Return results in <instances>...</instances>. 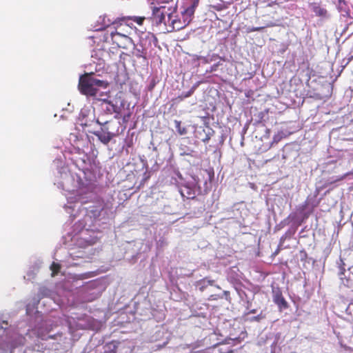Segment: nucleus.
<instances>
[{"instance_id":"f257e3e1","label":"nucleus","mask_w":353,"mask_h":353,"mask_svg":"<svg viewBox=\"0 0 353 353\" xmlns=\"http://www.w3.org/2000/svg\"><path fill=\"white\" fill-rule=\"evenodd\" d=\"M54 185L70 193L64 208L72 221L80 214L83 215L73 226L75 234L72 239L79 233L83 236L85 232H97L105 228L109 220L108 210L97 199L92 184L84 183L77 174L62 167L55 176Z\"/></svg>"},{"instance_id":"f03ea898","label":"nucleus","mask_w":353,"mask_h":353,"mask_svg":"<svg viewBox=\"0 0 353 353\" xmlns=\"http://www.w3.org/2000/svg\"><path fill=\"white\" fill-rule=\"evenodd\" d=\"M23 323H19L14 327L0 314V353H40L39 333L28 325L26 335L23 336Z\"/></svg>"},{"instance_id":"7ed1b4c3","label":"nucleus","mask_w":353,"mask_h":353,"mask_svg":"<svg viewBox=\"0 0 353 353\" xmlns=\"http://www.w3.org/2000/svg\"><path fill=\"white\" fill-rule=\"evenodd\" d=\"M108 83L96 78L94 73H85L79 77L78 88L80 92L87 96H95L99 88H106Z\"/></svg>"},{"instance_id":"20e7f679","label":"nucleus","mask_w":353,"mask_h":353,"mask_svg":"<svg viewBox=\"0 0 353 353\" xmlns=\"http://www.w3.org/2000/svg\"><path fill=\"white\" fill-rule=\"evenodd\" d=\"M337 265L341 287L353 289V251L349 253L345 260L340 258Z\"/></svg>"},{"instance_id":"39448f33","label":"nucleus","mask_w":353,"mask_h":353,"mask_svg":"<svg viewBox=\"0 0 353 353\" xmlns=\"http://www.w3.org/2000/svg\"><path fill=\"white\" fill-rule=\"evenodd\" d=\"M125 106V101L121 97L112 99H104L101 100L100 105L101 111L105 114H114L115 119L121 117V112Z\"/></svg>"},{"instance_id":"423d86ee","label":"nucleus","mask_w":353,"mask_h":353,"mask_svg":"<svg viewBox=\"0 0 353 353\" xmlns=\"http://www.w3.org/2000/svg\"><path fill=\"white\" fill-rule=\"evenodd\" d=\"M99 282L92 281L83 285L80 289L81 299L85 302H91L100 296L102 290Z\"/></svg>"},{"instance_id":"0eeeda50","label":"nucleus","mask_w":353,"mask_h":353,"mask_svg":"<svg viewBox=\"0 0 353 353\" xmlns=\"http://www.w3.org/2000/svg\"><path fill=\"white\" fill-rule=\"evenodd\" d=\"M194 9L193 7L188 8L183 13V20L181 21L178 16L174 14V18H171V25H168L167 28L168 32L178 31L185 28L190 21L192 16H193Z\"/></svg>"},{"instance_id":"6e6552de","label":"nucleus","mask_w":353,"mask_h":353,"mask_svg":"<svg viewBox=\"0 0 353 353\" xmlns=\"http://www.w3.org/2000/svg\"><path fill=\"white\" fill-rule=\"evenodd\" d=\"M52 291L46 287L39 288V293L37 297H34L31 301L26 305V314L28 316H31L35 310V314L39 316L42 311L39 310L40 301L43 297H51Z\"/></svg>"},{"instance_id":"1a4fd4ad","label":"nucleus","mask_w":353,"mask_h":353,"mask_svg":"<svg viewBox=\"0 0 353 353\" xmlns=\"http://www.w3.org/2000/svg\"><path fill=\"white\" fill-rule=\"evenodd\" d=\"M182 196L188 199H194L201 192V188L199 185V179L195 176H192L191 179L183 185L180 190Z\"/></svg>"},{"instance_id":"9d476101","label":"nucleus","mask_w":353,"mask_h":353,"mask_svg":"<svg viewBox=\"0 0 353 353\" xmlns=\"http://www.w3.org/2000/svg\"><path fill=\"white\" fill-rule=\"evenodd\" d=\"M96 122L100 125L99 129L89 132L94 134L103 144L108 145L115 136L114 133L110 132L106 126L108 121L101 123L99 119H97Z\"/></svg>"},{"instance_id":"9b49d317","label":"nucleus","mask_w":353,"mask_h":353,"mask_svg":"<svg viewBox=\"0 0 353 353\" xmlns=\"http://www.w3.org/2000/svg\"><path fill=\"white\" fill-rule=\"evenodd\" d=\"M81 239L85 240L87 245L83 249L75 250L72 249L69 252V257L72 260H76L78 259H90L89 255L92 254L91 252L92 251V248L91 245L94 243V238H92L90 240L85 239V238L81 236Z\"/></svg>"},{"instance_id":"f8f14e48","label":"nucleus","mask_w":353,"mask_h":353,"mask_svg":"<svg viewBox=\"0 0 353 353\" xmlns=\"http://www.w3.org/2000/svg\"><path fill=\"white\" fill-rule=\"evenodd\" d=\"M168 6L161 5L159 6L151 7L154 21L158 26H162L165 22L168 14Z\"/></svg>"},{"instance_id":"ddd939ff","label":"nucleus","mask_w":353,"mask_h":353,"mask_svg":"<svg viewBox=\"0 0 353 353\" xmlns=\"http://www.w3.org/2000/svg\"><path fill=\"white\" fill-rule=\"evenodd\" d=\"M110 37L113 43H116L118 47L122 48H125L127 45L132 42L131 38L117 32H112L110 34Z\"/></svg>"},{"instance_id":"4468645a","label":"nucleus","mask_w":353,"mask_h":353,"mask_svg":"<svg viewBox=\"0 0 353 353\" xmlns=\"http://www.w3.org/2000/svg\"><path fill=\"white\" fill-rule=\"evenodd\" d=\"M273 301L278 305L280 310L287 309L288 307V302L282 295L281 291L277 289L272 290Z\"/></svg>"},{"instance_id":"2eb2a0df","label":"nucleus","mask_w":353,"mask_h":353,"mask_svg":"<svg viewBox=\"0 0 353 353\" xmlns=\"http://www.w3.org/2000/svg\"><path fill=\"white\" fill-rule=\"evenodd\" d=\"M350 174H351V173H346L340 179H334V180L328 179V180L325 181L323 183L321 181L317 183L316 185V190L314 192V196L316 197L323 189L327 188L330 185H332V183H334V182H336L339 180L345 179L346 176H347Z\"/></svg>"},{"instance_id":"dca6fc26","label":"nucleus","mask_w":353,"mask_h":353,"mask_svg":"<svg viewBox=\"0 0 353 353\" xmlns=\"http://www.w3.org/2000/svg\"><path fill=\"white\" fill-rule=\"evenodd\" d=\"M215 281L208 277L203 278L195 283V286L201 292H203L208 286H215L218 289H221L219 285H214Z\"/></svg>"},{"instance_id":"f3484780","label":"nucleus","mask_w":353,"mask_h":353,"mask_svg":"<svg viewBox=\"0 0 353 353\" xmlns=\"http://www.w3.org/2000/svg\"><path fill=\"white\" fill-rule=\"evenodd\" d=\"M284 137V134L282 132H279L276 134L274 135L273 139L272 141L264 143L261 148L260 150L261 152H266L270 150L274 144L278 143Z\"/></svg>"},{"instance_id":"a211bd4d","label":"nucleus","mask_w":353,"mask_h":353,"mask_svg":"<svg viewBox=\"0 0 353 353\" xmlns=\"http://www.w3.org/2000/svg\"><path fill=\"white\" fill-rule=\"evenodd\" d=\"M177 6L175 4L174 6H169L168 7V14L165 17V22L162 25L164 26V30L167 32V28H168V25H171V18H174V14H176Z\"/></svg>"},{"instance_id":"6ab92c4d","label":"nucleus","mask_w":353,"mask_h":353,"mask_svg":"<svg viewBox=\"0 0 353 353\" xmlns=\"http://www.w3.org/2000/svg\"><path fill=\"white\" fill-rule=\"evenodd\" d=\"M112 21L108 19L107 21L105 17H99L97 21V24L93 27L94 31H101L108 27Z\"/></svg>"},{"instance_id":"aec40b11","label":"nucleus","mask_w":353,"mask_h":353,"mask_svg":"<svg viewBox=\"0 0 353 353\" xmlns=\"http://www.w3.org/2000/svg\"><path fill=\"white\" fill-rule=\"evenodd\" d=\"M310 8L311 10L316 15L321 17H327V10L322 8L317 3H312L310 5Z\"/></svg>"},{"instance_id":"412c9836","label":"nucleus","mask_w":353,"mask_h":353,"mask_svg":"<svg viewBox=\"0 0 353 353\" xmlns=\"http://www.w3.org/2000/svg\"><path fill=\"white\" fill-rule=\"evenodd\" d=\"M40 265L41 262L38 261L36 262L34 265L30 267L29 270L27 272L26 275L24 276V279L28 281L32 280L39 271V269L40 268Z\"/></svg>"},{"instance_id":"4be33fe9","label":"nucleus","mask_w":353,"mask_h":353,"mask_svg":"<svg viewBox=\"0 0 353 353\" xmlns=\"http://www.w3.org/2000/svg\"><path fill=\"white\" fill-rule=\"evenodd\" d=\"M199 85V82L196 83L194 85H192V87L190 88V90L188 92H183L179 97L178 99L179 101H183L185 99L190 97L193 94L194 91L196 90L198 86Z\"/></svg>"},{"instance_id":"5701e85b","label":"nucleus","mask_w":353,"mask_h":353,"mask_svg":"<svg viewBox=\"0 0 353 353\" xmlns=\"http://www.w3.org/2000/svg\"><path fill=\"white\" fill-rule=\"evenodd\" d=\"M202 132L204 133L205 137L201 140L203 143H207L210 140L211 137L213 136L214 131L210 127L206 126L205 128L202 129Z\"/></svg>"},{"instance_id":"b1692460","label":"nucleus","mask_w":353,"mask_h":353,"mask_svg":"<svg viewBox=\"0 0 353 353\" xmlns=\"http://www.w3.org/2000/svg\"><path fill=\"white\" fill-rule=\"evenodd\" d=\"M174 128L176 130V132L180 135H185L188 133V130L185 127L181 125V121L174 120Z\"/></svg>"},{"instance_id":"393cba45","label":"nucleus","mask_w":353,"mask_h":353,"mask_svg":"<svg viewBox=\"0 0 353 353\" xmlns=\"http://www.w3.org/2000/svg\"><path fill=\"white\" fill-rule=\"evenodd\" d=\"M118 347V343L112 341L106 344L105 346V352L107 353H116Z\"/></svg>"},{"instance_id":"a878e982","label":"nucleus","mask_w":353,"mask_h":353,"mask_svg":"<svg viewBox=\"0 0 353 353\" xmlns=\"http://www.w3.org/2000/svg\"><path fill=\"white\" fill-rule=\"evenodd\" d=\"M179 150L181 151V154L183 156L187 155L192 157L194 155L193 154L194 153V150L183 145H181Z\"/></svg>"},{"instance_id":"bb28decb","label":"nucleus","mask_w":353,"mask_h":353,"mask_svg":"<svg viewBox=\"0 0 353 353\" xmlns=\"http://www.w3.org/2000/svg\"><path fill=\"white\" fill-rule=\"evenodd\" d=\"M60 265L59 263L53 262L50 265V270H52V276H54L59 272Z\"/></svg>"},{"instance_id":"cd10ccee","label":"nucleus","mask_w":353,"mask_h":353,"mask_svg":"<svg viewBox=\"0 0 353 353\" xmlns=\"http://www.w3.org/2000/svg\"><path fill=\"white\" fill-rule=\"evenodd\" d=\"M157 3L159 6L161 5L167 6V4L170 3H172L171 6H174L176 4L173 3V0H157Z\"/></svg>"},{"instance_id":"c85d7f7f","label":"nucleus","mask_w":353,"mask_h":353,"mask_svg":"<svg viewBox=\"0 0 353 353\" xmlns=\"http://www.w3.org/2000/svg\"><path fill=\"white\" fill-rule=\"evenodd\" d=\"M263 131H264V134L261 137L262 141H264L268 139L270 136V129H268L267 128H264Z\"/></svg>"},{"instance_id":"c756f323","label":"nucleus","mask_w":353,"mask_h":353,"mask_svg":"<svg viewBox=\"0 0 353 353\" xmlns=\"http://www.w3.org/2000/svg\"><path fill=\"white\" fill-rule=\"evenodd\" d=\"M265 315H264V314H263V313H262V312H261L259 315H257V316H253V317L250 318V320L251 321H257V322H259V321H261L262 319H265Z\"/></svg>"},{"instance_id":"7c9ffc66","label":"nucleus","mask_w":353,"mask_h":353,"mask_svg":"<svg viewBox=\"0 0 353 353\" xmlns=\"http://www.w3.org/2000/svg\"><path fill=\"white\" fill-rule=\"evenodd\" d=\"M219 65V63H215L212 65L209 70H207V72H213L217 70V68Z\"/></svg>"},{"instance_id":"2f4dec72","label":"nucleus","mask_w":353,"mask_h":353,"mask_svg":"<svg viewBox=\"0 0 353 353\" xmlns=\"http://www.w3.org/2000/svg\"><path fill=\"white\" fill-rule=\"evenodd\" d=\"M81 121H82L81 125H85V126H89V125H91V124L90 123V121H91V120L88 121V120L86 119L85 121H83V119Z\"/></svg>"},{"instance_id":"473e14b6","label":"nucleus","mask_w":353,"mask_h":353,"mask_svg":"<svg viewBox=\"0 0 353 353\" xmlns=\"http://www.w3.org/2000/svg\"><path fill=\"white\" fill-rule=\"evenodd\" d=\"M200 59H201L203 61V62L205 63H209L210 61H211L212 60V59L209 60L208 58L204 57H201Z\"/></svg>"},{"instance_id":"72a5a7b5","label":"nucleus","mask_w":353,"mask_h":353,"mask_svg":"<svg viewBox=\"0 0 353 353\" xmlns=\"http://www.w3.org/2000/svg\"><path fill=\"white\" fill-rule=\"evenodd\" d=\"M136 56H137V57H143V55H142V52H141V50H140L137 49Z\"/></svg>"},{"instance_id":"f704fd0d","label":"nucleus","mask_w":353,"mask_h":353,"mask_svg":"<svg viewBox=\"0 0 353 353\" xmlns=\"http://www.w3.org/2000/svg\"><path fill=\"white\" fill-rule=\"evenodd\" d=\"M263 27H257V28H253L252 29V31H260L263 29Z\"/></svg>"},{"instance_id":"c9c22d12","label":"nucleus","mask_w":353,"mask_h":353,"mask_svg":"<svg viewBox=\"0 0 353 353\" xmlns=\"http://www.w3.org/2000/svg\"><path fill=\"white\" fill-rule=\"evenodd\" d=\"M256 312V310L253 309V310H250V312H248V314H255Z\"/></svg>"},{"instance_id":"e433bc0d","label":"nucleus","mask_w":353,"mask_h":353,"mask_svg":"<svg viewBox=\"0 0 353 353\" xmlns=\"http://www.w3.org/2000/svg\"><path fill=\"white\" fill-rule=\"evenodd\" d=\"M68 263H70V264H72V265H79V263H74V262H70V261H69V259H68Z\"/></svg>"},{"instance_id":"4c0bfd02","label":"nucleus","mask_w":353,"mask_h":353,"mask_svg":"<svg viewBox=\"0 0 353 353\" xmlns=\"http://www.w3.org/2000/svg\"><path fill=\"white\" fill-rule=\"evenodd\" d=\"M339 5L341 6L342 3H344L345 4V1L344 0H339Z\"/></svg>"},{"instance_id":"58836bf2","label":"nucleus","mask_w":353,"mask_h":353,"mask_svg":"<svg viewBox=\"0 0 353 353\" xmlns=\"http://www.w3.org/2000/svg\"><path fill=\"white\" fill-rule=\"evenodd\" d=\"M224 294L227 296L230 294L229 292L228 291H224L223 292Z\"/></svg>"},{"instance_id":"ea45409f","label":"nucleus","mask_w":353,"mask_h":353,"mask_svg":"<svg viewBox=\"0 0 353 353\" xmlns=\"http://www.w3.org/2000/svg\"><path fill=\"white\" fill-rule=\"evenodd\" d=\"M142 21H143V19H139L137 22H138L139 24H141Z\"/></svg>"},{"instance_id":"a19ab883","label":"nucleus","mask_w":353,"mask_h":353,"mask_svg":"<svg viewBox=\"0 0 353 353\" xmlns=\"http://www.w3.org/2000/svg\"><path fill=\"white\" fill-rule=\"evenodd\" d=\"M330 189H328L327 190H326V191L325 192V193L323 194V196H324V195H325L327 193H328V192H330Z\"/></svg>"},{"instance_id":"79ce46f5","label":"nucleus","mask_w":353,"mask_h":353,"mask_svg":"<svg viewBox=\"0 0 353 353\" xmlns=\"http://www.w3.org/2000/svg\"><path fill=\"white\" fill-rule=\"evenodd\" d=\"M221 142H222V143L224 141V137H223V136H222V137H221Z\"/></svg>"},{"instance_id":"37998d69","label":"nucleus","mask_w":353,"mask_h":353,"mask_svg":"<svg viewBox=\"0 0 353 353\" xmlns=\"http://www.w3.org/2000/svg\"><path fill=\"white\" fill-rule=\"evenodd\" d=\"M104 37H105V41H108V40L109 37H106V36H105Z\"/></svg>"},{"instance_id":"c03bdc74","label":"nucleus","mask_w":353,"mask_h":353,"mask_svg":"<svg viewBox=\"0 0 353 353\" xmlns=\"http://www.w3.org/2000/svg\"><path fill=\"white\" fill-rule=\"evenodd\" d=\"M250 303L249 302H248V306H247V308L249 309L250 308Z\"/></svg>"},{"instance_id":"a18cd8bd","label":"nucleus","mask_w":353,"mask_h":353,"mask_svg":"<svg viewBox=\"0 0 353 353\" xmlns=\"http://www.w3.org/2000/svg\"><path fill=\"white\" fill-rule=\"evenodd\" d=\"M81 114L82 116H84V112L83 111H82Z\"/></svg>"},{"instance_id":"49530a36","label":"nucleus","mask_w":353,"mask_h":353,"mask_svg":"<svg viewBox=\"0 0 353 353\" xmlns=\"http://www.w3.org/2000/svg\"><path fill=\"white\" fill-rule=\"evenodd\" d=\"M197 133L199 134H201V132H199V131H198Z\"/></svg>"}]
</instances>
